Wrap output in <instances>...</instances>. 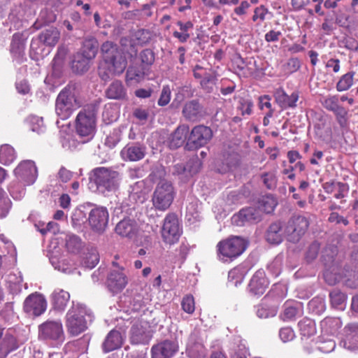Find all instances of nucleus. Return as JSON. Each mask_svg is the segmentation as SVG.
Returning a JSON list of instances; mask_svg holds the SVG:
<instances>
[{"label": "nucleus", "instance_id": "nucleus-1", "mask_svg": "<svg viewBox=\"0 0 358 358\" xmlns=\"http://www.w3.org/2000/svg\"><path fill=\"white\" fill-rule=\"evenodd\" d=\"M154 175L159 178L165 176L164 168H157L154 172ZM174 194L175 192L172 183L166 179H160L153 192L152 198L153 206L159 210H166L172 203Z\"/></svg>", "mask_w": 358, "mask_h": 358}, {"label": "nucleus", "instance_id": "nucleus-2", "mask_svg": "<svg viewBox=\"0 0 358 358\" xmlns=\"http://www.w3.org/2000/svg\"><path fill=\"white\" fill-rule=\"evenodd\" d=\"M122 176L120 172L106 167H97L92 171L90 180L101 193L116 191L120 186Z\"/></svg>", "mask_w": 358, "mask_h": 358}, {"label": "nucleus", "instance_id": "nucleus-3", "mask_svg": "<svg viewBox=\"0 0 358 358\" xmlns=\"http://www.w3.org/2000/svg\"><path fill=\"white\" fill-rule=\"evenodd\" d=\"M81 104L75 86L68 85L59 92L57 97L55 111L61 119L66 120L75 110L80 108Z\"/></svg>", "mask_w": 358, "mask_h": 358}, {"label": "nucleus", "instance_id": "nucleus-4", "mask_svg": "<svg viewBox=\"0 0 358 358\" xmlns=\"http://www.w3.org/2000/svg\"><path fill=\"white\" fill-rule=\"evenodd\" d=\"M247 243L240 236H231L220 241L217 245L218 259L222 262H232L246 249Z\"/></svg>", "mask_w": 358, "mask_h": 358}, {"label": "nucleus", "instance_id": "nucleus-5", "mask_svg": "<svg viewBox=\"0 0 358 358\" xmlns=\"http://www.w3.org/2000/svg\"><path fill=\"white\" fill-rule=\"evenodd\" d=\"M96 129V111L92 108L81 110L76 120V131L80 137L85 138L83 142L92 138Z\"/></svg>", "mask_w": 358, "mask_h": 358}, {"label": "nucleus", "instance_id": "nucleus-6", "mask_svg": "<svg viewBox=\"0 0 358 358\" xmlns=\"http://www.w3.org/2000/svg\"><path fill=\"white\" fill-rule=\"evenodd\" d=\"M87 311L84 307L78 304L73 305L66 313V325L68 332L72 336H78L87 328L85 318Z\"/></svg>", "mask_w": 358, "mask_h": 358}, {"label": "nucleus", "instance_id": "nucleus-7", "mask_svg": "<svg viewBox=\"0 0 358 358\" xmlns=\"http://www.w3.org/2000/svg\"><path fill=\"white\" fill-rule=\"evenodd\" d=\"M309 226L308 219L301 215L292 217L287 225V238L289 242L297 243L304 235Z\"/></svg>", "mask_w": 358, "mask_h": 358}, {"label": "nucleus", "instance_id": "nucleus-8", "mask_svg": "<svg viewBox=\"0 0 358 358\" xmlns=\"http://www.w3.org/2000/svg\"><path fill=\"white\" fill-rule=\"evenodd\" d=\"M38 336L42 340L63 342L64 334L60 321L48 320L38 327Z\"/></svg>", "mask_w": 358, "mask_h": 358}, {"label": "nucleus", "instance_id": "nucleus-9", "mask_svg": "<svg viewBox=\"0 0 358 358\" xmlns=\"http://www.w3.org/2000/svg\"><path fill=\"white\" fill-rule=\"evenodd\" d=\"M181 233L177 216L173 213L168 214L164 219L162 229L164 241L169 245H173L178 241Z\"/></svg>", "mask_w": 358, "mask_h": 358}, {"label": "nucleus", "instance_id": "nucleus-10", "mask_svg": "<svg viewBox=\"0 0 358 358\" xmlns=\"http://www.w3.org/2000/svg\"><path fill=\"white\" fill-rule=\"evenodd\" d=\"M13 172L15 176L24 186L34 184L38 176L37 168L32 160L22 161Z\"/></svg>", "mask_w": 358, "mask_h": 358}, {"label": "nucleus", "instance_id": "nucleus-11", "mask_svg": "<svg viewBox=\"0 0 358 358\" xmlns=\"http://www.w3.org/2000/svg\"><path fill=\"white\" fill-rule=\"evenodd\" d=\"M213 131L203 124L195 126L188 137V143L192 148H199L206 145L212 138Z\"/></svg>", "mask_w": 358, "mask_h": 358}, {"label": "nucleus", "instance_id": "nucleus-12", "mask_svg": "<svg viewBox=\"0 0 358 358\" xmlns=\"http://www.w3.org/2000/svg\"><path fill=\"white\" fill-rule=\"evenodd\" d=\"M46 308L47 301L41 294H31L24 301V311L30 316H40L45 311Z\"/></svg>", "mask_w": 358, "mask_h": 358}, {"label": "nucleus", "instance_id": "nucleus-13", "mask_svg": "<svg viewBox=\"0 0 358 358\" xmlns=\"http://www.w3.org/2000/svg\"><path fill=\"white\" fill-rule=\"evenodd\" d=\"M146 152L147 148L144 143L131 142L122 149L120 156L125 162H138L145 157Z\"/></svg>", "mask_w": 358, "mask_h": 358}, {"label": "nucleus", "instance_id": "nucleus-14", "mask_svg": "<svg viewBox=\"0 0 358 358\" xmlns=\"http://www.w3.org/2000/svg\"><path fill=\"white\" fill-rule=\"evenodd\" d=\"M108 217V212L106 208L96 207L91 210L88 221L94 231L103 232L107 227Z\"/></svg>", "mask_w": 358, "mask_h": 358}, {"label": "nucleus", "instance_id": "nucleus-15", "mask_svg": "<svg viewBox=\"0 0 358 358\" xmlns=\"http://www.w3.org/2000/svg\"><path fill=\"white\" fill-rule=\"evenodd\" d=\"M182 113L187 121L192 122L200 121L207 114L203 106L196 99L187 101L183 106Z\"/></svg>", "mask_w": 358, "mask_h": 358}, {"label": "nucleus", "instance_id": "nucleus-16", "mask_svg": "<svg viewBox=\"0 0 358 358\" xmlns=\"http://www.w3.org/2000/svg\"><path fill=\"white\" fill-rule=\"evenodd\" d=\"M101 52L103 60L117 62V69L121 71L127 60L113 43L108 41L103 43L101 45Z\"/></svg>", "mask_w": 358, "mask_h": 358}, {"label": "nucleus", "instance_id": "nucleus-17", "mask_svg": "<svg viewBox=\"0 0 358 358\" xmlns=\"http://www.w3.org/2000/svg\"><path fill=\"white\" fill-rule=\"evenodd\" d=\"M178 350L176 342L166 340L152 347V358H171Z\"/></svg>", "mask_w": 358, "mask_h": 358}, {"label": "nucleus", "instance_id": "nucleus-18", "mask_svg": "<svg viewBox=\"0 0 358 358\" xmlns=\"http://www.w3.org/2000/svg\"><path fill=\"white\" fill-rule=\"evenodd\" d=\"M344 347L350 350H358V323H348L343 329Z\"/></svg>", "mask_w": 358, "mask_h": 358}, {"label": "nucleus", "instance_id": "nucleus-19", "mask_svg": "<svg viewBox=\"0 0 358 358\" xmlns=\"http://www.w3.org/2000/svg\"><path fill=\"white\" fill-rule=\"evenodd\" d=\"M260 220L259 211L254 208L242 209L232 217V222L238 226H243L247 223H257Z\"/></svg>", "mask_w": 358, "mask_h": 358}, {"label": "nucleus", "instance_id": "nucleus-20", "mask_svg": "<svg viewBox=\"0 0 358 358\" xmlns=\"http://www.w3.org/2000/svg\"><path fill=\"white\" fill-rule=\"evenodd\" d=\"M285 236L287 237L286 227L284 229L280 222L271 224L265 233L266 241L273 245L280 244Z\"/></svg>", "mask_w": 358, "mask_h": 358}, {"label": "nucleus", "instance_id": "nucleus-21", "mask_svg": "<svg viewBox=\"0 0 358 358\" xmlns=\"http://www.w3.org/2000/svg\"><path fill=\"white\" fill-rule=\"evenodd\" d=\"M127 280L122 271H113L108 276L107 287L113 294L120 292L127 285Z\"/></svg>", "mask_w": 358, "mask_h": 358}, {"label": "nucleus", "instance_id": "nucleus-22", "mask_svg": "<svg viewBox=\"0 0 358 358\" xmlns=\"http://www.w3.org/2000/svg\"><path fill=\"white\" fill-rule=\"evenodd\" d=\"M268 285V281L266 278L263 270H258L253 275L249 284L250 292L255 295L263 294Z\"/></svg>", "mask_w": 358, "mask_h": 358}, {"label": "nucleus", "instance_id": "nucleus-23", "mask_svg": "<svg viewBox=\"0 0 358 358\" xmlns=\"http://www.w3.org/2000/svg\"><path fill=\"white\" fill-rule=\"evenodd\" d=\"M106 96L109 99L126 101L128 99L127 90L122 81H113L105 90Z\"/></svg>", "mask_w": 358, "mask_h": 358}, {"label": "nucleus", "instance_id": "nucleus-24", "mask_svg": "<svg viewBox=\"0 0 358 358\" xmlns=\"http://www.w3.org/2000/svg\"><path fill=\"white\" fill-rule=\"evenodd\" d=\"M117 62L115 61H105L103 60L100 63L99 66L98 73L100 78L102 80L107 81L108 80L113 76L119 75L122 73L127 67V62H124V65L121 71H118L117 69Z\"/></svg>", "mask_w": 358, "mask_h": 358}, {"label": "nucleus", "instance_id": "nucleus-25", "mask_svg": "<svg viewBox=\"0 0 358 358\" xmlns=\"http://www.w3.org/2000/svg\"><path fill=\"white\" fill-rule=\"evenodd\" d=\"M274 97L279 106L282 109H286L296 106L299 94L297 92H293L289 96L282 88H278L274 92Z\"/></svg>", "mask_w": 358, "mask_h": 358}, {"label": "nucleus", "instance_id": "nucleus-26", "mask_svg": "<svg viewBox=\"0 0 358 358\" xmlns=\"http://www.w3.org/2000/svg\"><path fill=\"white\" fill-rule=\"evenodd\" d=\"M189 131V127L187 124H180L171 134L169 140V146L171 149H176L181 147Z\"/></svg>", "mask_w": 358, "mask_h": 358}, {"label": "nucleus", "instance_id": "nucleus-27", "mask_svg": "<svg viewBox=\"0 0 358 358\" xmlns=\"http://www.w3.org/2000/svg\"><path fill=\"white\" fill-rule=\"evenodd\" d=\"M122 344V337L121 334L117 330H112L106 337L102 344V349L105 353H107L120 348Z\"/></svg>", "mask_w": 358, "mask_h": 358}, {"label": "nucleus", "instance_id": "nucleus-28", "mask_svg": "<svg viewBox=\"0 0 358 358\" xmlns=\"http://www.w3.org/2000/svg\"><path fill=\"white\" fill-rule=\"evenodd\" d=\"M342 326L340 317H327L320 322L321 331L324 334L335 336Z\"/></svg>", "mask_w": 358, "mask_h": 358}, {"label": "nucleus", "instance_id": "nucleus-29", "mask_svg": "<svg viewBox=\"0 0 358 358\" xmlns=\"http://www.w3.org/2000/svg\"><path fill=\"white\" fill-rule=\"evenodd\" d=\"M19 347L16 338L11 331H8L0 344V358H5L10 352Z\"/></svg>", "mask_w": 358, "mask_h": 358}, {"label": "nucleus", "instance_id": "nucleus-30", "mask_svg": "<svg viewBox=\"0 0 358 358\" xmlns=\"http://www.w3.org/2000/svg\"><path fill=\"white\" fill-rule=\"evenodd\" d=\"M90 60L92 59L78 52L74 55L71 62L72 71L78 74L87 72L90 68Z\"/></svg>", "mask_w": 358, "mask_h": 358}, {"label": "nucleus", "instance_id": "nucleus-31", "mask_svg": "<svg viewBox=\"0 0 358 358\" xmlns=\"http://www.w3.org/2000/svg\"><path fill=\"white\" fill-rule=\"evenodd\" d=\"M115 231L122 236L131 238L136 234L137 227L136 223L129 219L122 220L116 225Z\"/></svg>", "mask_w": 358, "mask_h": 358}, {"label": "nucleus", "instance_id": "nucleus-32", "mask_svg": "<svg viewBox=\"0 0 358 358\" xmlns=\"http://www.w3.org/2000/svg\"><path fill=\"white\" fill-rule=\"evenodd\" d=\"M60 33L57 29L50 27L38 35V40L48 46H55L59 41Z\"/></svg>", "mask_w": 358, "mask_h": 358}, {"label": "nucleus", "instance_id": "nucleus-33", "mask_svg": "<svg viewBox=\"0 0 358 358\" xmlns=\"http://www.w3.org/2000/svg\"><path fill=\"white\" fill-rule=\"evenodd\" d=\"M299 330L302 339H308L316 334V324L313 320L305 317L298 323Z\"/></svg>", "mask_w": 358, "mask_h": 358}, {"label": "nucleus", "instance_id": "nucleus-34", "mask_svg": "<svg viewBox=\"0 0 358 358\" xmlns=\"http://www.w3.org/2000/svg\"><path fill=\"white\" fill-rule=\"evenodd\" d=\"M201 162L198 159L189 160L185 166L183 164H176L173 167L174 174H183L187 172L186 176H192L199 171Z\"/></svg>", "mask_w": 358, "mask_h": 358}, {"label": "nucleus", "instance_id": "nucleus-35", "mask_svg": "<svg viewBox=\"0 0 358 358\" xmlns=\"http://www.w3.org/2000/svg\"><path fill=\"white\" fill-rule=\"evenodd\" d=\"M70 299L68 292L62 289H56L52 294V302L55 309L63 310Z\"/></svg>", "mask_w": 358, "mask_h": 358}, {"label": "nucleus", "instance_id": "nucleus-36", "mask_svg": "<svg viewBox=\"0 0 358 358\" xmlns=\"http://www.w3.org/2000/svg\"><path fill=\"white\" fill-rule=\"evenodd\" d=\"M98 48V41L94 38H89L84 41L83 47L79 52L85 55L87 58L92 59L95 57Z\"/></svg>", "mask_w": 358, "mask_h": 358}, {"label": "nucleus", "instance_id": "nucleus-37", "mask_svg": "<svg viewBox=\"0 0 358 358\" xmlns=\"http://www.w3.org/2000/svg\"><path fill=\"white\" fill-rule=\"evenodd\" d=\"M131 340L133 343L139 344L147 343L149 338L148 334L142 326L135 324L131 329Z\"/></svg>", "mask_w": 358, "mask_h": 358}, {"label": "nucleus", "instance_id": "nucleus-38", "mask_svg": "<svg viewBox=\"0 0 358 358\" xmlns=\"http://www.w3.org/2000/svg\"><path fill=\"white\" fill-rule=\"evenodd\" d=\"M16 154L13 147L9 145H3L0 148V163L9 165L14 162Z\"/></svg>", "mask_w": 358, "mask_h": 358}, {"label": "nucleus", "instance_id": "nucleus-39", "mask_svg": "<svg viewBox=\"0 0 358 358\" xmlns=\"http://www.w3.org/2000/svg\"><path fill=\"white\" fill-rule=\"evenodd\" d=\"M24 50V40L22 35L15 33L12 37L10 43V52L16 56H20Z\"/></svg>", "mask_w": 358, "mask_h": 358}, {"label": "nucleus", "instance_id": "nucleus-40", "mask_svg": "<svg viewBox=\"0 0 358 358\" xmlns=\"http://www.w3.org/2000/svg\"><path fill=\"white\" fill-rule=\"evenodd\" d=\"M331 304L332 307L343 310L345 306L346 296L338 289H334L329 294Z\"/></svg>", "mask_w": 358, "mask_h": 358}, {"label": "nucleus", "instance_id": "nucleus-41", "mask_svg": "<svg viewBox=\"0 0 358 358\" xmlns=\"http://www.w3.org/2000/svg\"><path fill=\"white\" fill-rule=\"evenodd\" d=\"M308 307L312 313L320 315L326 310L325 300L321 296L314 297L308 302Z\"/></svg>", "mask_w": 358, "mask_h": 358}, {"label": "nucleus", "instance_id": "nucleus-42", "mask_svg": "<svg viewBox=\"0 0 358 358\" xmlns=\"http://www.w3.org/2000/svg\"><path fill=\"white\" fill-rule=\"evenodd\" d=\"M354 72H348L341 76L336 84V90L338 92H343L349 90L353 85Z\"/></svg>", "mask_w": 358, "mask_h": 358}, {"label": "nucleus", "instance_id": "nucleus-43", "mask_svg": "<svg viewBox=\"0 0 358 358\" xmlns=\"http://www.w3.org/2000/svg\"><path fill=\"white\" fill-rule=\"evenodd\" d=\"M66 247L70 252H77L82 248L81 239L74 234L68 235L66 238Z\"/></svg>", "mask_w": 358, "mask_h": 358}, {"label": "nucleus", "instance_id": "nucleus-44", "mask_svg": "<svg viewBox=\"0 0 358 358\" xmlns=\"http://www.w3.org/2000/svg\"><path fill=\"white\" fill-rule=\"evenodd\" d=\"M277 206L276 200L271 196L263 197L260 201V209L266 213H272Z\"/></svg>", "mask_w": 358, "mask_h": 358}, {"label": "nucleus", "instance_id": "nucleus-45", "mask_svg": "<svg viewBox=\"0 0 358 358\" xmlns=\"http://www.w3.org/2000/svg\"><path fill=\"white\" fill-rule=\"evenodd\" d=\"M300 314L299 310L287 303L284 305L283 312L281 317L284 321L294 320L295 317Z\"/></svg>", "mask_w": 358, "mask_h": 358}, {"label": "nucleus", "instance_id": "nucleus-46", "mask_svg": "<svg viewBox=\"0 0 358 358\" xmlns=\"http://www.w3.org/2000/svg\"><path fill=\"white\" fill-rule=\"evenodd\" d=\"M264 185L268 189H273L277 186L278 178L274 171L266 172L261 176Z\"/></svg>", "mask_w": 358, "mask_h": 358}, {"label": "nucleus", "instance_id": "nucleus-47", "mask_svg": "<svg viewBox=\"0 0 358 358\" xmlns=\"http://www.w3.org/2000/svg\"><path fill=\"white\" fill-rule=\"evenodd\" d=\"M253 103L250 99L241 98L238 101V110L241 111L242 115H250Z\"/></svg>", "mask_w": 358, "mask_h": 358}, {"label": "nucleus", "instance_id": "nucleus-48", "mask_svg": "<svg viewBox=\"0 0 358 358\" xmlns=\"http://www.w3.org/2000/svg\"><path fill=\"white\" fill-rule=\"evenodd\" d=\"M269 13L268 9L263 5H261L254 10V14L252 20L253 22H259L262 23L266 20V16Z\"/></svg>", "mask_w": 358, "mask_h": 358}, {"label": "nucleus", "instance_id": "nucleus-49", "mask_svg": "<svg viewBox=\"0 0 358 358\" xmlns=\"http://www.w3.org/2000/svg\"><path fill=\"white\" fill-rule=\"evenodd\" d=\"M182 310L188 313L192 314L195 310L194 299L192 295H186L181 301Z\"/></svg>", "mask_w": 358, "mask_h": 358}, {"label": "nucleus", "instance_id": "nucleus-50", "mask_svg": "<svg viewBox=\"0 0 358 358\" xmlns=\"http://www.w3.org/2000/svg\"><path fill=\"white\" fill-rule=\"evenodd\" d=\"M121 140V130L115 129L106 139V145L110 148L116 146Z\"/></svg>", "mask_w": 358, "mask_h": 358}, {"label": "nucleus", "instance_id": "nucleus-51", "mask_svg": "<svg viewBox=\"0 0 358 358\" xmlns=\"http://www.w3.org/2000/svg\"><path fill=\"white\" fill-rule=\"evenodd\" d=\"M333 112L336 117L339 125L341 127H345L347 124L348 110L339 105Z\"/></svg>", "mask_w": 358, "mask_h": 358}, {"label": "nucleus", "instance_id": "nucleus-52", "mask_svg": "<svg viewBox=\"0 0 358 358\" xmlns=\"http://www.w3.org/2000/svg\"><path fill=\"white\" fill-rule=\"evenodd\" d=\"M99 262V256L96 250L88 252L85 259V266L89 268H93Z\"/></svg>", "mask_w": 358, "mask_h": 358}, {"label": "nucleus", "instance_id": "nucleus-53", "mask_svg": "<svg viewBox=\"0 0 358 358\" xmlns=\"http://www.w3.org/2000/svg\"><path fill=\"white\" fill-rule=\"evenodd\" d=\"M68 53V49L64 46L58 48L57 52L53 59L54 68L60 67Z\"/></svg>", "mask_w": 358, "mask_h": 358}, {"label": "nucleus", "instance_id": "nucleus-54", "mask_svg": "<svg viewBox=\"0 0 358 358\" xmlns=\"http://www.w3.org/2000/svg\"><path fill=\"white\" fill-rule=\"evenodd\" d=\"M322 105L328 110L334 111L338 104V98L337 96H329L324 97L322 101Z\"/></svg>", "mask_w": 358, "mask_h": 358}, {"label": "nucleus", "instance_id": "nucleus-55", "mask_svg": "<svg viewBox=\"0 0 358 358\" xmlns=\"http://www.w3.org/2000/svg\"><path fill=\"white\" fill-rule=\"evenodd\" d=\"M320 250V243L313 242L310 245L306 253V259L307 262H310L315 259L318 255Z\"/></svg>", "mask_w": 358, "mask_h": 358}, {"label": "nucleus", "instance_id": "nucleus-56", "mask_svg": "<svg viewBox=\"0 0 358 358\" xmlns=\"http://www.w3.org/2000/svg\"><path fill=\"white\" fill-rule=\"evenodd\" d=\"M171 99V90L169 86H164L158 100V104L161 106L167 105Z\"/></svg>", "mask_w": 358, "mask_h": 358}, {"label": "nucleus", "instance_id": "nucleus-57", "mask_svg": "<svg viewBox=\"0 0 358 358\" xmlns=\"http://www.w3.org/2000/svg\"><path fill=\"white\" fill-rule=\"evenodd\" d=\"M279 336L280 339L284 342H288L292 340L295 336L294 331L290 327H283L280 329L279 331Z\"/></svg>", "mask_w": 358, "mask_h": 358}, {"label": "nucleus", "instance_id": "nucleus-58", "mask_svg": "<svg viewBox=\"0 0 358 358\" xmlns=\"http://www.w3.org/2000/svg\"><path fill=\"white\" fill-rule=\"evenodd\" d=\"M72 177L73 173L64 166L60 168L57 175V178L59 180V181L62 182H69L72 178Z\"/></svg>", "mask_w": 358, "mask_h": 358}, {"label": "nucleus", "instance_id": "nucleus-59", "mask_svg": "<svg viewBox=\"0 0 358 358\" xmlns=\"http://www.w3.org/2000/svg\"><path fill=\"white\" fill-rule=\"evenodd\" d=\"M335 24V22L333 20V17L327 15L322 24V29L326 34H329L336 29Z\"/></svg>", "mask_w": 358, "mask_h": 358}, {"label": "nucleus", "instance_id": "nucleus-60", "mask_svg": "<svg viewBox=\"0 0 358 358\" xmlns=\"http://www.w3.org/2000/svg\"><path fill=\"white\" fill-rule=\"evenodd\" d=\"M348 185L346 183L337 182V187L336 188L334 197L337 199L345 197L348 192Z\"/></svg>", "mask_w": 358, "mask_h": 358}, {"label": "nucleus", "instance_id": "nucleus-61", "mask_svg": "<svg viewBox=\"0 0 358 358\" xmlns=\"http://www.w3.org/2000/svg\"><path fill=\"white\" fill-rule=\"evenodd\" d=\"M141 59L143 64L150 65L155 61L154 53L150 49L144 50L141 53Z\"/></svg>", "mask_w": 358, "mask_h": 358}, {"label": "nucleus", "instance_id": "nucleus-62", "mask_svg": "<svg viewBox=\"0 0 358 358\" xmlns=\"http://www.w3.org/2000/svg\"><path fill=\"white\" fill-rule=\"evenodd\" d=\"M11 208L10 199H4L0 202V219L6 217Z\"/></svg>", "mask_w": 358, "mask_h": 358}, {"label": "nucleus", "instance_id": "nucleus-63", "mask_svg": "<svg viewBox=\"0 0 358 358\" xmlns=\"http://www.w3.org/2000/svg\"><path fill=\"white\" fill-rule=\"evenodd\" d=\"M336 347L335 342L330 339L325 342H321L320 343V345L318 346V348L320 350L324 353H329L331 352Z\"/></svg>", "mask_w": 358, "mask_h": 358}, {"label": "nucleus", "instance_id": "nucleus-64", "mask_svg": "<svg viewBox=\"0 0 358 358\" xmlns=\"http://www.w3.org/2000/svg\"><path fill=\"white\" fill-rule=\"evenodd\" d=\"M237 163L236 155H230L229 157L226 159V165L218 169L220 173H225L228 171L232 166H235Z\"/></svg>", "mask_w": 358, "mask_h": 358}]
</instances>
